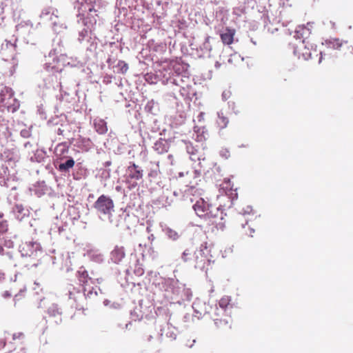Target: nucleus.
Here are the masks:
<instances>
[{"label":"nucleus","instance_id":"f257e3e1","mask_svg":"<svg viewBox=\"0 0 353 353\" xmlns=\"http://www.w3.org/2000/svg\"><path fill=\"white\" fill-rule=\"evenodd\" d=\"M196 214L205 221L214 223L219 216V208L212 206L200 198L193 205Z\"/></svg>","mask_w":353,"mask_h":353},{"label":"nucleus","instance_id":"f03ea898","mask_svg":"<svg viewBox=\"0 0 353 353\" xmlns=\"http://www.w3.org/2000/svg\"><path fill=\"white\" fill-rule=\"evenodd\" d=\"M214 262V260L210 254V250L208 247L207 243L201 244L199 248L196 250L194 268L208 271L209 267Z\"/></svg>","mask_w":353,"mask_h":353},{"label":"nucleus","instance_id":"7ed1b4c3","mask_svg":"<svg viewBox=\"0 0 353 353\" xmlns=\"http://www.w3.org/2000/svg\"><path fill=\"white\" fill-rule=\"evenodd\" d=\"M94 208L101 214L111 215L114 211V204L110 197L102 194L94 202Z\"/></svg>","mask_w":353,"mask_h":353},{"label":"nucleus","instance_id":"20e7f679","mask_svg":"<svg viewBox=\"0 0 353 353\" xmlns=\"http://www.w3.org/2000/svg\"><path fill=\"white\" fill-rule=\"evenodd\" d=\"M325 45L326 46L327 50L325 51H322L320 52V57L319 59V63H321L324 59V57L329 54L328 50L330 49L336 50H351V46L349 45L348 42L346 41H341L339 39H330L325 40Z\"/></svg>","mask_w":353,"mask_h":353},{"label":"nucleus","instance_id":"39448f33","mask_svg":"<svg viewBox=\"0 0 353 353\" xmlns=\"http://www.w3.org/2000/svg\"><path fill=\"white\" fill-rule=\"evenodd\" d=\"M0 108L14 112L19 108V103L12 94L0 93Z\"/></svg>","mask_w":353,"mask_h":353},{"label":"nucleus","instance_id":"423d86ee","mask_svg":"<svg viewBox=\"0 0 353 353\" xmlns=\"http://www.w3.org/2000/svg\"><path fill=\"white\" fill-rule=\"evenodd\" d=\"M313 50V46L305 40L303 39L296 45L294 52L299 59L302 58L305 60H307L312 58Z\"/></svg>","mask_w":353,"mask_h":353},{"label":"nucleus","instance_id":"0eeeda50","mask_svg":"<svg viewBox=\"0 0 353 353\" xmlns=\"http://www.w3.org/2000/svg\"><path fill=\"white\" fill-rule=\"evenodd\" d=\"M213 321L216 327L222 331H227L231 329V324L228 321V316L226 314L224 315L220 312H214L212 316Z\"/></svg>","mask_w":353,"mask_h":353},{"label":"nucleus","instance_id":"6e6552de","mask_svg":"<svg viewBox=\"0 0 353 353\" xmlns=\"http://www.w3.org/2000/svg\"><path fill=\"white\" fill-rule=\"evenodd\" d=\"M78 279L83 287V290L85 293V296L86 297H90L92 294V290L88 288L90 283H92V279L89 277L88 273L85 270H79L78 272Z\"/></svg>","mask_w":353,"mask_h":353},{"label":"nucleus","instance_id":"1a4fd4ad","mask_svg":"<svg viewBox=\"0 0 353 353\" xmlns=\"http://www.w3.org/2000/svg\"><path fill=\"white\" fill-rule=\"evenodd\" d=\"M153 149L159 154H165L170 149V143L168 140L161 138L154 143Z\"/></svg>","mask_w":353,"mask_h":353},{"label":"nucleus","instance_id":"9d476101","mask_svg":"<svg viewBox=\"0 0 353 353\" xmlns=\"http://www.w3.org/2000/svg\"><path fill=\"white\" fill-rule=\"evenodd\" d=\"M124 248L122 246H115L114 249L111 252L110 259L112 262L119 263L125 257Z\"/></svg>","mask_w":353,"mask_h":353},{"label":"nucleus","instance_id":"9b49d317","mask_svg":"<svg viewBox=\"0 0 353 353\" xmlns=\"http://www.w3.org/2000/svg\"><path fill=\"white\" fill-rule=\"evenodd\" d=\"M312 27L313 23H307L306 26H299L296 28V33L299 35V37H301L304 40H305L311 34Z\"/></svg>","mask_w":353,"mask_h":353},{"label":"nucleus","instance_id":"f8f14e48","mask_svg":"<svg viewBox=\"0 0 353 353\" xmlns=\"http://www.w3.org/2000/svg\"><path fill=\"white\" fill-rule=\"evenodd\" d=\"M235 30L226 28L225 30L220 34L221 39L224 44L230 45L233 43Z\"/></svg>","mask_w":353,"mask_h":353},{"label":"nucleus","instance_id":"ddd939ff","mask_svg":"<svg viewBox=\"0 0 353 353\" xmlns=\"http://www.w3.org/2000/svg\"><path fill=\"white\" fill-rule=\"evenodd\" d=\"M195 256L196 251L192 252L189 249H186L182 253L181 259L184 263L194 268Z\"/></svg>","mask_w":353,"mask_h":353},{"label":"nucleus","instance_id":"4468645a","mask_svg":"<svg viewBox=\"0 0 353 353\" xmlns=\"http://www.w3.org/2000/svg\"><path fill=\"white\" fill-rule=\"evenodd\" d=\"M94 125L96 131L100 134H104L108 132L107 123L103 119H95Z\"/></svg>","mask_w":353,"mask_h":353},{"label":"nucleus","instance_id":"2eb2a0df","mask_svg":"<svg viewBox=\"0 0 353 353\" xmlns=\"http://www.w3.org/2000/svg\"><path fill=\"white\" fill-rule=\"evenodd\" d=\"M222 189H223L225 191V193L230 196H236L237 194L236 192V188L234 189L233 186L231 185V181L230 179H225L223 182L222 185Z\"/></svg>","mask_w":353,"mask_h":353},{"label":"nucleus","instance_id":"dca6fc26","mask_svg":"<svg viewBox=\"0 0 353 353\" xmlns=\"http://www.w3.org/2000/svg\"><path fill=\"white\" fill-rule=\"evenodd\" d=\"M89 14L86 18L83 19V23L85 26H88V24H90L92 26L96 24L97 23V19L95 17H92L91 12H96L97 10L94 8L93 6L88 8Z\"/></svg>","mask_w":353,"mask_h":353},{"label":"nucleus","instance_id":"f3484780","mask_svg":"<svg viewBox=\"0 0 353 353\" xmlns=\"http://www.w3.org/2000/svg\"><path fill=\"white\" fill-rule=\"evenodd\" d=\"M229 303L230 299L228 296L221 298L219 302V305L221 307V310L216 307L215 312H220L222 313L223 315H224V314H225V309L227 306L229 305Z\"/></svg>","mask_w":353,"mask_h":353},{"label":"nucleus","instance_id":"a211bd4d","mask_svg":"<svg viewBox=\"0 0 353 353\" xmlns=\"http://www.w3.org/2000/svg\"><path fill=\"white\" fill-rule=\"evenodd\" d=\"M217 124L221 129L225 128L229 123L228 118L223 114V112L219 113Z\"/></svg>","mask_w":353,"mask_h":353},{"label":"nucleus","instance_id":"6ab92c4d","mask_svg":"<svg viewBox=\"0 0 353 353\" xmlns=\"http://www.w3.org/2000/svg\"><path fill=\"white\" fill-rule=\"evenodd\" d=\"M74 165V161L72 159L67 160L65 163H61L59 165V170L61 172L68 171Z\"/></svg>","mask_w":353,"mask_h":353},{"label":"nucleus","instance_id":"aec40b11","mask_svg":"<svg viewBox=\"0 0 353 353\" xmlns=\"http://www.w3.org/2000/svg\"><path fill=\"white\" fill-rule=\"evenodd\" d=\"M128 178L130 179L140 180L143 177V170H131L128 171Z\"/></svg>","mask_w":353,"mask_h":353},{"label":"nucleus","instance_id":"412c9836","mask_svg":"<svg viewBox=\"0 0 353 353\" xmlns=\"http://www.w3.org/2000/svg\"><path fill=\"white\" fill-rule=\"evenodd\" d=\"M167 234L170 239H171L174 241L178 239L179 237V234L176 231H174L172 229L168 230Z\"/></svg>","mask_w":353,"mask_h":353},{"label":"nucleus","instance_id":"4be33fe9","mask_svg":"<svg viewBox=\"0 0 353 353\" xmlns=\"http://www.w3.org/2000/svg\"><path fill=\"white\" fill-rule=\"evenodd\" d=\"M8 230V224L7 221L0 222V234H4Z\"/></svg>","mask_w":353,"mask_h":353},{"label":"nucleus","instance_id":"5701e85b","mask_svg":"<svg viewBox=\"0 0 353 353\" xmlns=\"http://www.w3.org/2000/svg\"><path fill=\"white\" fill-rule=\"evenodd\" d=\"M48 313L52 316H56L57 314H60V312H59V309L57 307V305H52L51 307H50L48 308Z\"/></svg>","mask_w":353,"mask_h":353},{"label":"nucleus","instance_id":"b1692460","mask_svg":"<svg viewBox=\"0 0 353 353\" xmlns=\"http://www.w3.org/2000/svg\"><path fill=\"white\" fill-rule=\"evenodd\" d=\"M189 174L191 176L193 175V176L194 178H196V177L199 176L200 173L197 170H192L191 172H189V171L186 172V175H189Z\"/></svg>","mask_w":353,"mask_h":353},{"label":"nucleus","instance_id":"393cba45","mask_svg":"<svg viewBox=\"0 0 353 353\" xmlns=\"http://www.w3.org/2000/svg\"><path fill=\"white\" fill-rule=\"evenodd\" d=\"M23 337V334L22 332L14 333L12 335V339L14 341L17 340V339H21Z\"/></svg>","mask_w":353,"mask_h":353},{"label":"nucleus","instance_id":"a878e982","mask_svg":"<svg viewBox=\"0 0 353 353\" xmlns=\"http://www.w3.org/2000/svg\"><path fill=\"white\" fill-rule=\"evenodd\" d=\"M131 170H140L139 169V166L137 165H136L135 163H132L131 165H130L128 168V171H131Z\"/></svg>","mask_w":353,"mask_h":353},{"label":"nucleus","instance_id":"bb28decb","mask_svg":"<svg viewBox=\"0 0 353 353\" xmlns=\"http://www.w3.org/2000/svg\"><path fill=\"white\" fill-rule=\"evenodd\" d=\"M180 64L179 63H175L174 65H173V68L174 70V71L177 73H179V70H180Z\"/></svg>","mask_w":353,"mask_h":353},{"label":"nucleus","instance_id":"cd10ccee","mask_svg":"<svg viewBox=\"0 0 353 353\" xmlns=\"http://www.w3.org/2000/svg\"><path fill=\"white\" fill-rule=\"evenodd\" d=\"M5 245L8 246L9 248L13 247V242L10 240H9L8 242H5Z\"/></svg>","mask_w":353,"mask_h":353},{"label":"nucleus","instance_id":"c85d7f7f","mask_svg":"<svg viewBox=\"0 0 353 353\" xmlns=\"http://www.w3.org/2000/svg\"><path fill=\"white\" fill-rule=\"evenodd\" d=\"M248 230L250 232H246V234H248L249 236H252V234L254 232V230L251 228H249Z\"/></svg>","mask_w":353,"mask_h":353},{"label":"nucleus","instance_id":"c756f323","mask_svg":"<svg viewBox=\"0 0 353 353\" xmlns=\"http://www.w3.org/2000/svg\"><path fill=\"white\" fill-rule=\"evenodd\" d=\"M329 22L330 23L331 28H336V23L335 22H333L331 20Z\"/></svg>","mask_w":353,"mask_h":353},{"label":"nucleus","instance_id":"7c9ffc66","mask_svg":"<svg viewBox=\"0 0 353 353\" xmlns=\"http://www.w3.org/2000/svg\"><path fill=\"white\" fill-rule=\"evenodd\" d=\"M83 7H84V4L82 3L81 8H79V12H80V10H81ZM79 16H81V17H84V14L79 12Z\"/></svg>","mask_w":353,"mask_h":353},{"label":"nucleus","instance_id":"2f4dec72","mask_svg":"<svg viewBox=\"0 0 353 353\" xmlns=\"http://www.w3.org/2000/svg\"><path fill=\"white\" fill-rule=\"evenodd\" d=\"M123 63V66L122 68V70H125V71H126L128 69V65L126 63H125L124 62H122Z\"/></svg>","mask_w":353,"mask_h":353},{"label":"nucleus","instance_id":"473e14b6","mask_svg":"<svg viewBox=\"0 0 353 353\" xmlns=\"http://www.w3.org/2000/svg\"><path fill=\"white\" fill-rule=\"evenodd\" d=\"M4 254V249L0 245V254L3 255Z\"/></svg>","mask_w":353,"mask_h":353},{"label":"nucleus","instance_id":"72a5a7b5","mask_svg":"<svg viewBox=\"0 0 353 353\" xmlns=\"http://www.w3.org/2000/svg\"><path fill=\"white\" fill-rule=\"evenodd\" d=\"M221 64L219 62L216 61V63H215V67H216V68H220V67H221Z\"/></svg>","mask_w":353,"mask_h":353},{"label":"nucleus","instance_id":"f704fd0d","mask_svg":"<svg viewBox=\"0 0 353 353\" xmlns=\"http://www.w3.org/2000/svg\"><path fill=\"white\" fill-rule=\"evenodd\" d=\"M8 45H10V46H12V47H13L14 48H15V46H14V45H13V44H12L11 43L8 42V43H6V46H8Z\"/></svg>","mask_w":353,"mask_h":353},{"label":"nucleus","instance_id":"c9c22d12","mask_svg":"<svg viewBox=\"0 0 353 353\" xmlns=\"http://www.w3.org/2000/svg\"><path fill=\"white\" fill-rule=\"evenodd\" d=\"M209 42H210V37H208L206 38V39H205V43H209Z\"/></svg>","mask_w":353,"mask_h":353},{"label":"nucleus","instance_id":"e433bc0d","mask_svg":"<svg viewBox=\"0 0 353 353\" xmlns=\"http://www.w3.org/2000/svg\"><path fill=\"white\" fill-rule=\"evenodd\" d=\"M77 308L81 309L83 307L80 305L77 304Z\"/></svg>","mask_w":353,"mask_h":353},{"label":"nucleus","instance_id":"4c0bfd02","mask_svg":"<svg viewBox=\"0 0 353 353\" xmlns=\"http://www.w3.org/2000/svg\"><path fill=\"white\" fill-rule=\"evenodd\" d=\"M179 176H183V172H180V173H179Z\"/></svg>","mask_w":353,"mask_h":353},{"label":"nucleus","instance_id":"58836bf2","mask_svg":"<svg viewBox=\"0 0 353 353\" xmlns=\"http://www.w3.org/2000/svg\"><path fill=\"white\" fill-rule=\"evenodd\" d=\"M107 165H110V162H106L105 163Z\"/></svg>","mask_w":353,"mask_h":353},{"label":"nucleus","instance_id":"ea45409f","mask_svg":"<svg viewBox=\"0 0 353 353\" xmlns=\"http://www.w3.org/2000/svg\"><path fill=\"white\" fill-rule=\"evenodd\" d=\"M139 272H140V274H143V270H142L139 271Z\"/></svg>","mask_w":353,"mask_h":353},{"label":"nucleus","instance_id":"a19ab883","mask_svg":"<svg viewBox=\"0 0 353 353\" xmlns=\"http://www.w3.org/2000/svg\"><path fill=\"white\" fill-rule=\"evenodd\" d=\"M94 294L97 296V292L95 291L94 292Z\"/></svg>","mask_w":353,"mask_h":353}]
</instances>
